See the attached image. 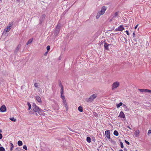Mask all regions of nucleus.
Masks as SVG:
<instances>
[{
	"instance_id": "nucleus-1",
	"label": "nucleus",
	"mask_w": 151,
	"mask_h": 151,
	"mask_svg": "<svg viewBox=\"0 0 151 151\" xmlns=\"http://www.w3.org/2000/svg\"><path fill=\"white\" fill-rule=\"evenodd\" d=\"M97 96V94L96 93L93 94L91 95L89 98L86 99V101L88 102H92L94 99L96 98Z\"/></svg>"
},
{
	"instance_id": "nucleus-2",
	"label": "nucleus",
	"mask_w": 151,
	"mask_h": 151,
	"mask_svg": "<svg viewBox=\"0 0 151 151\" xmlns=\"http://www.w3.org/2000/svg\"><path fill=\"white\" fill-rule=\"evenodd\" d=\"M61 25L60 24H58L56 27L55 33V35L57 36L60 32Z\"/></svg>"
},
{
	"instance_id": "nucleus-3",
	"label": "nucleus",
	"mask_w": 151,
	"mask_h": 151,
	"mask_svg": "<svg viewBox=\"0 0 151 151\" xmlns=\"http://www.w3.org/2000/svg\"><path fill=\"white\" fill-rule=\"evenodd\" d=\"M119 83L117 81L114 82L112 85V90H114V89L119 87Z\"/></svg>"
},
{
	"instance_id": "nucleus-4",
	"label": "nucleus",
	"mask_w": 151,
	"mask_h": 151,
	"mask_svg": "<svg viewBox=\"0 0 151 151\" xmlns=\"http://www.w3.org/2000/svg\"><path fill=\"white\" fill-rule=\"evenodd\" d=\"M32 108H33V110L35 112H37L38 111V110H39L40 109V108L39 107H38V106H37L36 105V104L35 103L33 104L32 105Z\"/></svg>"
},
{
	"instance_id": "nucleus-5",
	"label": "nucleus",
	"mask_w": 151,
	"mask_h": 151,
	"mask_svg": "<svg viewBox=\"0 0 151 151\" xmlns=\"http://www.w3.org/2000/svg\"><path fill=\"white\" fill-rule=\"evenodd\" d=\"M46 16L45 14H43L40 17V19L39 24H41L44 21V19L45 17Z\"/></svg>"
},
{
	"instance_id": "nucleus-6",
	"label": "nucleus",
	"mask_w": 151,
	"mask_h": 151,
	"mask_svg": "<svg viewBox=\"0 0 151 151\" xmlns=\"http://www.w3.org/2000/svg\"><path fill=\"white\" fill-rule=\"evenodd\" d=\"M104 12H103L101 10L98 12L97 15L96 16V18L97 19H99L100 17V16L104 14Z\"/></svg>"
},
{
	"instance_id": "nucleus-7",
	"label": "nucleus",
	"mask_w": 151,
	"mask_h": 151,
	"mask_svg": "<svg viewBox=\"0 0 151 151\" xmlns=\"http://www.w3.org/2000/svg\"><path fill=\"white\" fill-rule=\"evenodd\" d=\"M124 28L123 27L122 25H121L118 27L116 28L115 30L114 31H122L124 29Z\"/></svg>"
},
{
	"instance_id": "nucleus-8",
	"label": "nucleus",
	"mask_w": 151,
	"mask_h": 151,
	"mask_svg": "<svg viewBox=\"0 0 151 151\" xmlns=\"http://www.w3.org/2000/svg\"><path fill=\"white\" fill-rule=\"evenodd\" d=\"M1 112H4L6 111V108L4 105H3L1 106L0 109Z\"/></svg>"
},
{
	"instance_id": "nucleus-9",
	"label": "nucleus",
	"mask_w": 151,
	"mask_h": 151,
	"mask_svg": "<svg viewBox=\"0 0 151 151\" xmlns=\"http://www.w3.org/2000/svg\"><path fill=\"white\" fill-rule=\"evenodd\" d=\"M105 135L107 137V138L108 139H110V130H106L105 131Z\"/></svg>"
},
{
	"instance_id": "nucleus-10",
	"label": "nucleus",
	"mask_w": 151,
	"mask_h": 151,
	"mask_svg": "<svg viewBox=\"0 0 151 151\" xmlns=\"http://www.w3.org/2000/svg\"><path fill=\"white\" fill-rule=\"evenodd\" d=\"M44 111L41 109L40 108L38 110L37 112H38L40 115H42L43 116H45V114L43 112Z\"/></svg>"
},
{
	"instance_id": "nucleus-11",
	"label": "nucleus",
	"mask_w": 151,
	"mask_h": 151,
	"mask_svg": "<svg viewBox=\"0 0 151 151\" xmlns=\"http://www.w3.org/2000/svg\"><path fill=\"white\" fill-rule=\"evenodd\" d=\"M12 26V25L11 24H9L8 26L5 29V31L6 32H9L10 29H11V27Z\"/></svg>"
},
{
	"instance_id": "nucleus-12",
	"label": "nucleus",
	"mask_w": 151,
	"mask_h": 151,
	"mask_svg": "<svg viewBox=\"0 0 151 151\" xmlns=\"http://www.w3.org/2000/svg\"><path fill=\"white\" fill-rule=\"evenodd\" d=\"M35 98L36 100L39 102V103H41L42 101L40 97L38 96H35Z\"/></svg>"
},
{
	"instance_id": "nucleus-13",
	"label": "nucleus",
	"mask_w": 151,
	"mask_h": 151,
	"mask_svg": "<svg viewBox=\"0 0 151 151\" xmlns=\"http://www.w3.org/2000/svg\"><path fill=\"white\" fill-rule=\"evenodd\" d=\"M119 117H120L121 118H124L125 117V116L123 112L122 111H121L120 113Z\"/></svg>"
},
{
	"instance_id": "nucleus-14",
	"label": "nucleus",
	"mask_w": 151,
	"mask_h": 151,
	"mask_svg": "<svg viewBox=\"0 0 151 151\" xmlns=\"http://www.w3.org/2000/svg\"><path fill=\"white\" fill-rule=\"evenodd\" d=\"M110 45V44H108L106 42H105L104 43V47L105 49L106 50H109V48H108V47Z\"/></svg>"
},
{
	"instance_id": "nucleus-15",
	"label": "nucleus",
	"mask_w": 151,
	"mask_h": 151,
	"mask_svg": "<svg viewBox=\"0 0 151 151\" xmlns=\"http://www.w3.org/2000/svg\"><path fill=\"white\" fill-rule=\"evenodd\" d=\"M140 132L139 130L137 129L134 132L135 135L136 136H138Z\"/></svg>"
},
{
	"instance_id": "nucleus-16",
	"label": "nucleus",
	"mask_w": 151,
	"mask_h": 151,
	"mask_svg": "<svg viewBox=\"0 0 151 151\" xmlns=\"http://www.w3.org/2000/svg\"><path fill=\"white\" fill-rule=\"evenodd\" d=\"M33 40V38H32L29 40L27 42V43L26 45H27L29 44H31Z\"/></svg>"
},
{
	"instance_id": "nucleus-17",
	"label": "nucleus",
	"mask_w": 151,
	"mask_h": 151,
	"mask_svg": "<svg viewBox=\"0 0 151 151\" xmlns=\"http://www.w3.org/2000/svg\"><path fill=\"white\" fill-rule=\"evenodd\" d=\"M107 7L106 6H103L101 8V10L103 12L105 13V11L107 9Z\"/></svg>"
},
{
	"instance_id": "nucleus-18",
	"label": "nucleus",
	"mask_w": 151,
	"mask_h": 151,
	"mask_svg": "<svg viewBox=\"0 0 151 151\" xmlns=\"http://www.w3.org/2000/svg\"><path fill=\"white\" fill-rule=\"evenodd\" d=\"M78 110L81 112H82L83 111V108L81 106H80L78 107Z\"/></svg>"
},
{
	"instance_id": "nucleus-19",
	"label": "nucleus",
	"mask_w": 151,
	"mask_h": 151,
	"mask_svg": "<svg viewBox=\"0 0 151 151\" xmlns=\"http://www.w3.org/2000/svg\"><path fill=\"white\" fill-rule=\"evenodd\" d=\"M114 134L116 136H118L119 135V133L116 130H114Z\"/></svg>"
},
{
	"instance_id": "nucleus-20",
	"label": "nucleus",
	"mask_w": 151,
	"mask_h": 151,
	"mask_svg": "<svg viewBox=\"0 0 151 151\" xmlns=\"http://www.w3.org/2000/svg\"><path fill=\"white\" fill-rule=\"evenodd\" d=\"M139 90L141 92L144 93L146 92V89H139Z\"/></svg>"
},
{
	"instance_id": "nucleus-21",
	"label": "nucleus",
	"mask_w": 151,
	"mask_h": 151,
	"mask_svg": "<svg viewBox=\"0 0 151 151\" xmlns=\"http://www.w3.org/2000/svg\"><path fill=\"white\" fill-rule=\"evenodd\" d=\"M17 144L19 146H22V141L19 140L18 141Z\"/></svg>"
},
{
	"instance_id": "nucleus-22",
	"label": "nucleus",
	"mask_w": 151,
	"mask_h": 151,
	"mask_svg": "<svg viewBox=\"0 0 151 151\" xmlns=\"http://www.w3.org/2000/svg\"><path fill=\"white\" fill-rule=\"evenodd\" d=\"M123 105V103L122 102H120L119 104H116V107L117 108H119L120 106Z\"/></svg>"
},
{
	"instance_id": "nucleus-23",
	"label": "nucleus",
	"mask_w": 151,
	"mask_h": 151,
	"mask_svg": "<svg viewBox=\"0 0 151 151\" xmlns=\"http://www.w3.org/2000/svg\"><path fill=\"white\" fill-rule=\"evenodd\" d=\"M86 140L88 143H90L91 142V139L90 137H87L86 138Z\"/></svg>"
},
{
	"instance_id": "nucleus-24",
	"label": "nucleus",
	"mask_w": 151,
	"mask_h": 151,
	"mask_svg": "<svg viewBox=\"0 0 151 151\" xmlns=\"http://www.w3.org/2000/svg\"><path fill=\"white\" fill-rule=\"evenodd\" d=\"M9 119L13 122H16L17 121L16 119H15L14 117L10 118Z\"/></svg>"
},
{
	"instance_id": "nucleus-25",
	"label": "nucleus",
	"mask_w": 151,
	"mask_h": 151,
	"mask_svg": "<svg viewBox=\"0 0 151 151\" xmlns=\"http://www.w3.org/2000/svg\"><path fill=\"white\" fill-rule=\"evenodd\" d=\"M27 105L29 107L28 110H29L30 109L31 107V105L29 102H27Z\"/></svg>"
},
{
	"instance_id": "nucleus-26",
	"label": "nucleus",
	"mask_w": 151,
	"mask_h": 151,
	"mask_svg": "<svg viewBox=\"0 0 151 151\" xmlns=\"http://www.w3.org/2000/svg\"><path fill=\"white\" fill-rule=\"evenodd\" d=\"M10 144L11 145L10 150L12 151V150L13 149L14 147V146L12 143H10Z\"/></svg>"
},
{
	"instance_id": "nucleus-27",
	"label": "nucleus",
	"mask_w": 151,
	"mask_h": 151,
	"mask_svg": "<svg viewBox=\"0 0 151 151\" xmlns=\"http://www.w3.org/2000/svg\"><path fill=\"white\" fill-rule=\"evenodd\" d=\"M118 12H116L114 13V15L113 16V17H117L118 14Z\"/></svg>"
},
{
	"instance_id": "nucleus-28",
	"label": "nucleus",
	"mask_w": 151,
	"mask_h": 151,
	"mask_svg": "<svg viewBox=\"0 0 151 151\" xmlns=\"http://www.w3.org/2000/svg\"><path fill=\"white\" fill-rule=\"evenodd\" d=\"M19 50L18 49H17V48H16L14 50V53L15 55H16L18 51H19Z\"/></svg>"
},
{
	"instance_id": "nucleus-29",
	"label": "nucleus",
	"mask_w": 151,
	"mask_h": 151,
	"mask_svg": "<svg viewBox=\"0 0 151 151\" xmlns=\"http://www.w3.org/2000/svg\"><path fill=\"white\" fill-rule=\"evenodd\" d=\"M5 149L4 147H0V151H5Z\"/></svg>"
},
{
	"instance_id": "nucleus-30",
	"label": "nucleus",
	"mask_w": 151,
	"mask_h": 151,
	"mask_svg": "<svg viewBox=\"0 0 151 151\" xmlns=\"http://www.w3.org/2000/svg\"><path fill=\"white\" fill-rule=\"evenodd\" d=\"M63 87H61V89L60 90V93L63 94Z\"/></svg>"
},
{
	"instance_id": "nucleus-31",
	"label": "nucleus",
	"mask_w": 151,
	"mask_h": 151,
	"mask_svg": "<svg viewBox=\"0 0 151 151\" xmlns=\"http://www.w3.org/2000/svg\"><path fill=\"white\" fill-rule=\"evenodd\" d=\"M23 148L24 149H25V150H27V146L26 145H24L23 146Z\"/></svg>"
},
{
	"instance_id": "nucleus-32",
	"label": "nucleus",
	"mask_w": 151,
	"mask_h": 151,
	"mask_svg": "<svg viewBox=\"0 0 151 151\" xmlns=\"http://www.w3.org/2000/svg\"><path fill=\"white\" fill-rule=\"evenodd\" d=\"M50 46L49 45H48L47 47V52H48L50 50Z\"/></svg>"
},
{
	"instance_id": "nucleus-33",
	"label": "nucleus",
	"mask_w": 151,
	"mask_h": 151,
	"mask_svg": "<svg viewBox=\"0 0 151 151\" xmlns=\"http://www.w3.org/2000/svg\"><path fill=\"white\" fill-rule=\"evenodd\" d=\"M63 103L64 104V105L67 104L66 101L65 99H63Z\"/></svg>"
},
{
	"instance_id": "nucleus-34",
	"label": "nucleus",
	"mask_w": 151,
	"mask_h": 151,
	"mask_svg": "<svg viewBox=\"0 0 151 151\" xmlns=\"http://www.w3.org/2000/svg\"><path fill=\"white\" fill-rule=\"evenodd\" d=\"M120 143L121 147L122 148H123L124 145L123 143L122 142H120Z\"/></svg>"
},
{
	"instance_id": "nucleus-35",
	"label": "nucleus",
	"mask_w": 151,
	"mask_h": 151,
	"mask_svg": "<svg viewBox=\"0 0 151 151\" xmlns=\"http://www.w3.org/2000/svg\"><path fill=\"white\" fill-rule=\"evenodd\" d=\"M146 92L151 93V90L146 89Z\"/></svg>"
},
{
	"instance_id": "nucleus-36",
	"label": "nucleus",
	"mask_w": 151,
	"mask_h": 151,
	"mask_svg": "<svg viewBox=\"0 0 151 151\" xmlns=\"http://www.w3.org/2000/svg\"><path fill=\"white\" fill-rule=\"evenodd\" d=\"M63 94H61V97L62 99H65V97L63 95Z\"/></svg>"
},
{
	"instance_id": "nucleus-37",
	"label": "nucleus",
	"mask_w": 151,
	"mask_h": 151,
	"mask_svg": "<svg viewBox=\"0 0 151 151\" xmlns=\"http://www.w3.org/2000/svg\"><path fill=\"white\" fill-rule=\"evenodd\" d=\"M59 86L61 87H63V85L62 84L61 82L60 81H59Z\"/></svg>"
},
{
	"instance_id": "nucleus-38",
	"label": "nucleus",
	"mask_w": 151,
	"mask_h": 151,
	"mask_svg": "<svg viewBox=\"0 0 151 151\" xmlns=\"http://www.w3.org/2000/svg\"><path fill=\"white\" fill-rule=\"evenodd\" d=\"M34 86H35V88H37L38 87V83H35L34 84Z\"/></svg>"
},
{
	"instance_id": "nucleus-39",
	"label": "nucleus",
	"mask_w": 151,
	"mask_h": 151,
	"mask_svg": "<svg viewBox=\"0 0 151 151\" xmlns=\"http://www.w3.org/2000/svg\"><path fill=\"white\" fill-rule=\"evenodd\" d=\"M124 141L127 145H129L130 144L129 142L128 141H127L126 140H125Z\"/></svg>"
},
{
	"instance_id": "nucleus-40",
	"label": "nucleus",
	"mask_w": 151,
	"mask_h": 151,
	"mask_svg": "<svg viewBox=\"0 0 151 151\" xmlns=\"http://www.w3.org/2000/svg\"><path fill=\"white\" fill-rule=\"evenodd\" d=\"M92 140L93 142H95L96 141V139L94 137H92Z\"/></svg>"
},
{
	"instance_id": "nucleus-41",
	"label": "nucleus",
	"mask_w": 151,
	"mask_h": 151,
	"mask_svg": "<svg viewBox=\"0 0 151 151\" xmlns=\"http://www.w3.org/2000/svg\"><path fill=\"white\" fill-rule=\"evenodd\" d=\"M21 47V45H18L17 46V47H16V48H17V49H18L19 50V49H20V48Z\"/></svg>"
},
{
	"instance_id": "nucleus-42",
	"label": "nucleus",
	"mask_w": 151,
	"mask_h": 151,
	"mask_svg": "<svg viewBox=\"0 0 151 151\" xmlns=\"http://www.w3.org/2000/svg\"><path fill=\"white\" fill-rule=\"evenodd\" d=\"M151 133V130H149L148 131V135H149Z\"/></svg>"
},
{
	"instance_id": "nucleus-43",
	"label": "nucleus",
	"mask_w": 151,
	"mask_h": 151,
	"mask_svg": "<svg viewBox=\"0 0 151 151\" xmlns=\"http://www.w3.org/2000/svg\"><path fill=\"white\" fill-rule=\"evenodd\" d=\"M2 137H3V136H2V134L1 133H0V139H2Z\"/></svg>"
},
{
	"instance_id": "nucleus-44",
	"label": "nucleus",
	"mask_w": 151,
	"mask_h": 151,
	"mask_svg": "<svg viewBox=\"0 0 151 151\" xmlns=\"http://www.w3.org/2000/svg\"><path fill=\"white\" fill-rule=\"evenodd\" d=\"M93 115L95 116H97V114L96 112H94Z\"/></svg>"
},
{
	"instance_id": "nucleus-45",
	"label": "nucleus",
	"mask_w": 151,
	"mask_h": 151,
	"mask_svg": "<svg viewBox=\"0 0 151 151\" xmlns=\"http://www.w3.org/2000/svg\"><path fill=\"white\" fill-rule=\"evenodd\" d=\"M123 38H124L125 42H126L127 43V39L124 37H123Z\"/></svg>"
},
{
	"instance_id": "nucleus-46",
	"label": "nucleus",
	"mask_w": 151,
	"mask_h": 151,
	"mask_svg": "<svg viewBox=\"0 0 151 151\" xmlns=\"http://www.w3.org/2000/svg\"><path fill=\"white\" fill-rule=\"evenodd\" d=\"M65 105V107L66 108V109H68V106H67V104H65V105Z\"/></svg>"
},
{
	"instance_id": "nucleus-47",
	"label": "nucleus",
	"mask_w": 151,
	"mask_h": 151,
	"mask_svg": "<svg viewBox=\"0 0 151 151\" xmlns=\"http://www.w3.org/2000/svg\"><path fill=\"white\" fill-rule=\"evenodd\" d=\"M125 32H126L127 34V35H129V33L128 31V30H126Z\"/></svg>"
},
{
	"instance_id": "nucleus-48",
	"label": "nucleus",
	"mask_w": 151,
	"mask_h": 151,
	"mask_svg": "<svg viewBox=\"0 0 151 151\" xmlns=\"http://www.w3.org/2000/svg\"><path fill=\"white\" fill-rule=\"evenodd\" d=\"M133 36L134 37H135V35L134 32L133 33Z\"/></svg>"
},
{
	"instance_id": "nucleus-49",
	"label": "nucleus",
	"mask_w": 151,
	"mask_h": 151,
	"mask_svg": "<svg viewBox=\"0 0 151 151\" xmlns=\"http://www.w3.org/2000/svg\"><path fill=\"white\" fill-rule=\"evenodd\" d=\"M124 109L125 111H128L129 110V109H128V108L127 107V108H125V107Z\"/></svg>"
},
{
	"instance_id": "nucleus-50",
	"label": "nucleus",
	"mask_w": 151,
	"mask_h": 151,
	"mask_svg": "<svg viewBox=\"0 0 151 151\" xmlns=\"http://www.w3.org/2000/svg\"><path fill=\"white\" fill-rule=\"evenodd\" d=\"M48 52H47H47H46L44 54V55L45 56V55H47V53H48Z\"/></svg>"
},
{
	"instance_id": "nucleus-51",
	"label": "nucleus",
	"mask_w": 151,
	"mask_h": 151,
	"mask_svg": "<svg viewBox=\"0 0 151 151\" xmlns=\"http://www.w3.org/2000/svg\"><path fill=\"white\" fill-rule=\"evenodd\" d=\"M138 24L136 25V26L134 27L135 29H137V27H138Z\"/></svg>"
},
{
	"instance_id": "nucleus-52",
	"label": "nucleus",
	"mask_w": 151,
	"mask_h": 151,
	"mask_svg": "<svg viewBox=\"0 0 151 151\" xmlns=\"http://www.w3.org/2000/svg\"><path fill=\"white\" fill-rule=\"evenodd\" d=\"M123 106L124 107V108L125 107V108H127V106L125 104H123Z\"/></svg>"
},
{
	"instance_id": "nucleus-53",
	"label": "nucleus",
	"mask_w": 151,
	"mask_h": 151,
	"mask_svg": "<svg viewBox=\"0 0 151 151\" xmlns=\"http://www.w3.org/2000/svg\"><path fill=\"white\" fill-rule=\"evenodd\" d=\"M18 149H19V148H18V147H17V148H16V149H15V150H16L17 151H18Z\"/></svg>"
},
{
	"instance_id": "nucleus-54",
	"label": "nucleus",
	"mask_w": 151,
	"mask_h": 151,
	"mask_svg": "<svg viewBox=\"0 0 151 151\" xmlns=\"http://www.w3.org/2000/svg\"><path fill=\"white\" fill-rule=\"evenodd\" d=\"M127 128H129V129H131L129 127V126H127Z\"/></svg>"
},
{
	"instance_id": "nucleus-55",
	"label": "nucleus",
	"mask_w": 151,
	"mask_h": 151,
	"mask_svg": "<svg viewBox=\"0 0 151 151\" xmlns=\"http://www.w3.org/2000/svg\"><path fill=\"white\" fill-rule=\"evenodd\" d=\"M2 132V130L1 129H0V132Z\"/></svg>"
},
{
	"instance_id": "nucleus-56",
	"label": "nucleus",
	"mask_w": 151,
	"mask_h": 151,
	"mask_svg": "<svg viewBox=\"0 0 151 151\" xmlns=\"http://www.w3.org/2000/svg\"><path fill=\"white\" fill-rule=\"evenodd\" d=\"M124 150H125L126 151H127V149L126 148H125L124 149Z\"/></svg>"
},
{
	"instance_id": "nucleus-57",
	"label": "nucleus",
	"mask_w": 151,
	"mask_h": 151,
	"mask_svg": "<svg viewBox=\"0 0 151 151\" xmlns=\"http://www.w3.org/2000/svg\"><path fill=\"white\" fill-rule=\"evenodd\" d=\"M119 151H123V150L122 149L119 150Z\"/></svg>"
},
{
	"instance_id": "nucleus-58",
	"label": "nucleus",
	"mask_w": 151,
	"mask_h": 151,
	"mask_svg": "<svg viewBox=\"0 0 151 151\" xmlns=\"http://www.w3.org/2000/svg\"><path fill=\"white\" fill-rule=\"evenodd\" d=\"M35 115H37V113H35Z\"/></svg>"
},
{
	"instance_id": "nucleus-59",
	"label": "nucleus",
	"mask_w": 151,
	"mask_h": 151,
	"mask_svg": "<svg viewBox=\"0 0 151 151\" xmlns=\"http://www.w3.org/2000/svg\"><path fill=\"white\" fill-rule=\"evenodd\" d=\"M97 150H98V151H99V149H98Z\"/></svg>"
},
{
	"instance_id": "nucleus-60",
	"label": "nucleus",
	"mask_w": 151,
	"mask_h": 151,
	"mask_svg": "<svg viewBox=\"0 0 151 151\" xmlns=\"http://www.w3.org/2000/svg\"><path fill=\"white\" fill-rule=\"evenodd\" d=\"M17 1H19L20 0H17Z\"/></svg>"
},
{
	"instance_id": "nucleus-61",
	"label": "nucleus",
	"mask_w": 151,
	"mask_h": 151,
	"mask_svg": "<svg viewBox=\"0 0 151 151\" xmlns=\"http://www.w3.org/2000/svg\"><path fill=\"white\" fill-rule=\"evenodd\" d=\"M1 146V144L0 143V146Z\"/></svg>"
}]
</instances>
